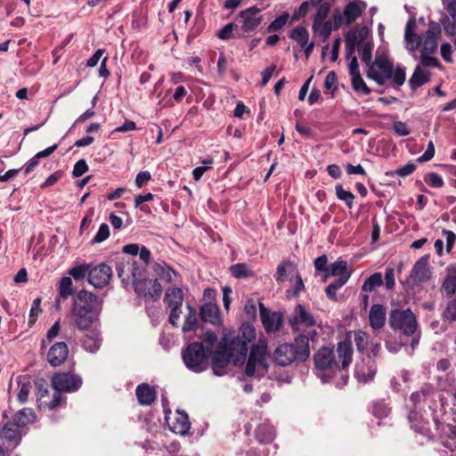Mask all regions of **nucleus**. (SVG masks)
<instances>
[{
    "label": "nucleus",
    "mask_w": 456,
    "mask_h": 456,
    "mask_svg": "<svg viewBox=\"0 0 456 456\" xmlns=\"http://www.w3.org/2000/svg\"><path fill=\"white\" fill-rule=\"evenodd\" d=\"M30 390H31L30 383H22V384L19 385V391H18L17 398L20 403H25L28 401Z\"/></svg>",
    "instance_id": "52"
},
{
    "label": "nucleus",
    "mask_w": 456,
    "mask_h": 456,
    "mask_svg": "<svg viewBox=\"0 0 456 456\" xmlns=\"http://www.w3.org/2000/svg\"><path fill=\"white\" fill-rule=\"evenodd\" d=\"M416 169V166L413 163H408L403 167H398L395 171H391L390 173H387V175H397L402 177H405L412 174Z\"/></svg>",
    "instance_id": "49"
},
{
    "label": "nucleus",
    "mask_w": 456,
    "mask_h": 456,
    "mask_svg": "<svg viewBox=\"0 0 456 456\" xmlns=\"http://www.w3.org/2000/svg\"><path fill=\"white\" fill-rule=\"evenodd\" d=\"M377 371L375 361L370 357L363 359L355 365V378L362 382L372 380Z\"/></svg>",
    "instance_id": "18"
},
{
    "label": "nucleus",
    "mask_w": 456,
    "mask_h": 456,
    "mask_svg": "<svg viewBox=\"0 0 456 456\" xmlns=\"http://www.w3.org/2000/svg\"><path fill=\"white\" fill-rule=\"evenodd\" d=\"M367 31L362 29L361 31L350 30L346 36V45L347 57L353 55L354 49L357 47L361 51V59L368 66L371 63V45L370 42L365 41Z\"/></svg>",
    "instance_id": "8"
},
{
    "label": "nucleus",
    "mask_w": 456,
    "mask_h": 456,
    "mask_svg": "<svg viewBox=\"0 0 456 456\" xmlns=\"http://www.w3.org/2000/svg\"><path fill=\"white\" fill-rule=\"evenodd\" d=\"M411 279L418 283L424 282L430 278V271L428 268V256L420 257L414 265L411 273Z\"/></svg>",
    "instance_id": "22"
},
{
    "label": "nucleus",
    "mask_w": 456,
    "mask_h": 456,
    "mask_svg": "<svg viewBox=\"0 0 456 456\" xmlns=\"http://www.w3.org/2000/svg\"><path fill=\"white\" fill-rule=\"evenodd\" d=\"M350 276L351 273H346L344 276H339L338 279L330 282L325 289L327 297L331 300H337V291L347 282Z\"/></svg>",
    "instance_id": "31"
},
{
    "label": "nucleus",
    "mask_w": 456,
    "mask_h": 456,
    "mask_svg": "<svg viewBox=\"0 0 456 456\" xmlns=\"http://www.w3.org/2000/svg\"><path fill=\"white\" fill-rule=\"evenodd\" d=\"M170 429L178 435H185L191 428L188 415L184 411H176L174 416H167Z\"/></svg>",
    "instance_id": "17"
},
{
    "label": "nucleus",
    "mask_w": 456,
    "mask_h": 456,
    "mask_svg": "<svg viewBox=\"0 0 456 456\" xmlns=\"http://www.w3.org/2000/svg\"><path fill=\"white\" fill-rule=\"evenodd\" d=\"M289 323L293 331L300 332L298 336L306 337L308 343L316 339L317 329L321 328L314 315L303 305L295 307L289 318Z\"/></svg>",
    "instance_id": "6"
},
{
    "label": "nucleus",
    "mask_w": 456,
    "mask_h": 456,
    "mask_svg": "<svg viewBox=\"0 0 456 456\" xmlns=\"http://www.w3.org/2000/svg\"><path fill=\"white\" fill-rule=\"evenodd\" d=\"M395 133L399 136H406L411 134V129L407 124L403 121H395L393 124Z\"/></svg>",
    "instance_id": "56"
},
{
    "label": "nucleus",
    "mask_w": 456,
    "mask_h": 456,
    "mask_svg": "<svg viewBox=\"0 0 456 456\" xmlns=\"http://www.w3.org/2000/svg\"><path fill=\"white\" fill-rule=\"evenodd\" d=\"M82 385L80 377L69 373L61 372L55 374L52 379V386L55 392L72 393L77 391Z\"/></svg>",
    "instance_id": "11"
},
{
    "label": "nucleus",
    "mask_w": 456,
    "mask_h": 456,
    "mask_svg": "<svg viewBox=\"0 0 456 456\" xmlns=\"http://www.w3.org/2000/svg\"><path fill=\"white\" fill-rule=\"evenodd\" d=\"M337 82V76L334 71H330L325 77L324 88L327 90H335V85Z\"/></svg>",
    "instance_id": "63"
},
{
    "label": "nucleus",
    "mask_w": 456,
    "mask_h": 456,
    "mask_svg": "<svg viewBox=\"0 0 456 456\" xmlns=\"http://www.w3.org/2000/svg\"><path fill=\"white\" fill-rule=\"evenodd\" d=\"M416 20L410 19L404 28V47L411 53H415L420 47V53H435L438 48V38L442 29L440 23L429 21L428 29L422 34L416 32Z\"/></svg>",
    "instance_id": "2"
},
{
    "label": "nucleus",
    "mask_w": 456,
    "mask_h": 456,
    "mask_svg": "<svg viewBox=\"0 0 456 456\" xmlns=\"http://www.w3.org/2000/svg\"><path fill=\"white\" fill-rule=\"evenodd\" d=\"M313 32L315 36H317L322 42H326L332 30L334 29V27L332 25V22L330 20L319 22V23H313Z\"/></svg>",
    "instance_id": "29"
},
{
    "label": "nucleus",
    "mask_w": 456,
    "mask_h": 456,
    "mask_svg": "<svg viewBox=\"0 0 456 456\" xmlns=\"http://www.w3.org/2000/svg\"><path fill=\"white\" fill-rule=\"evenodd\" d=\"M260 317L266 332H274L280 330L282 323V315L279 313L269 312L262 303H259Z\"/></svg>",
    "instance_id": "16"
},
{
    "label": "nucleus",
    "mask_w": 456,
    "mask_h": 456,
    "mask_svg": "<svg viewBox=\"0 0 456 456\" xmlns=\"http://www.w3.org/2000/svg\"><path fill=\"white\" fill-rule=\"evenodd\" d=\"M276 66L271 65L267 67L263 72H262V81L260 83L261 86H265L270 79L272 78L274 71H275Z\"/></svg>",
    "instance_id": "62"
},
{
    "label": "nucleus",
    "mask_w": 456,
    "mask_h": 456,
    "mask_svg": "<svg viewBox=\"0 0 456 456\" xmlns=\"http://www.w3.org/2000/svg\"><path fill=\"white\" fill-rule=\"evenodd\" d=\"M137 400L142 405H151L157 398L154 387L146 383L140 384L135 389Z\"/></svg>",
    "instance_id": "24"
},
{
    "label": "nucleus",
    "mask_w": 456,
    "mask_h": 456,
    "mask_svg": "<svg viewBox=\"0 0 456 456\" xmlns=\"http://www.w3.org/2000/svg\"><path fill=\"white\" fill-rule=\"evenodd\" d=\"M209 354L202 343L198 342L191 343L182 353L185 366L197 373L207 369Z\"/></svg>",
    "instance_id": "7"
},
{
    "label": "nucleus",
    "mask_w": 456,
    "mask_h": 456,
    "mask_svg": "<svg viewBox=\"0 0 456 456\" xmlns=\"http://www.w3.org/2000/svg\"><path fill=\"white\" fill-rule=\"evenodd\" d=\"M389 324L393 330L406 336H412L417 330L416 315L410 310H393L389 315Z\"/></svg>",
    "instance_id": "10"
},
{
    "label": "nucleus",
    "mask_w": 456,
    "mask_h": 456,
    "mask_svg": "<svg viewBox=\"0 0 456 456\" xmlns=\"http://www.w3.org/2000/svg\"><path fill=\"white\" fill-rule=\"evenodd\" d=\"M367 77L380 86L391 80L394 85L401 86L405 82L406 71L400 65L395 68L386 54H380L376 56L372 65L368 68Z\"/></svg>",
    "instance_id": "4"
},
{
    "label": "nucleus",
    "mask_w": 456,
    "mask_h": 456,
    "mask_svg": "<svg viewBox=\"0 0 456 456\" xmlns=\"http://www.w3.org/2000/svg\"><path fill=\"white\" fill-rule=\"evenodd\" d=\"M335 191L337 198L344 201L348 208H352L354 195L351 191L344 190L341 184H337L335 187Z\"/></svg>",
    "instance_id": "39"
},
{
    "label": "nucleus",
    "mask_w": 456,
    "mask_h": 456,
    "mask_svg": "<svg viewBox=\"0 0 456 456\" xmlns=\"http://www.w3.org/2000/svg\"><path fill=\"white\" fill-rule=\"evenodd\" d=\"M434 53H420V64L425 68H441L437 58L432 56Z\"/></svg>",
    "instance_id": "46"
},
{
    "label": "nucleus",
    "mask_w": 456,
    "mask_h": 456,
    "mask_svg": "<svg viewBox=\"0 0 456 456\" xmlns=\"http://www.w3.org/2000/svg\"><path fill=\"white\" fill-rule=\"evenodd\" d=\"M435 155V145L432 141L428 144L425 152L418 159V162H427L434 158Z\"/></svg>",
    "instance_id": "60"
},
{
    "label": "nucleus",
    "mask_w": 456,
    "mask_h": 456,
    "mask_svg": "<svg viewBox=\"0 0 456 456\" xmlns=\"http://www.w3.org/2000/svg\"><path fill=\"white\" fill-rule=\"evenodd\" d=\"M87 331L82 340V346L87 352L94 354L101 347V332L96 327L91 328Z\"/></svg>",
    "instance_id": "23"
},
{
    "label": "nucleus",
    "mask_w": 456,
    "mask_h": 456,
    "mask_svg": "<svg viewBox=\"0 0 456 456\" xmlns=\"http://www.w3.org/2000/svg\"><path fill=\"white\" fill-rule=\"evenodd\" d=\"M289 37L295 40L301 47H305L308 43L309 34L305 28L298 26L290 32Z\"/></svg>",
    "instance_id": "34"
},
{
    "label": "nucleus",
    "mask_w": 456,
    "mask_h": 456,
    "mask_svg": "<svg viewBox=\"0 0 456 456\" xmlns=\"http://www.w3.org/2000/svg\"><path fill=\"white\" fill-rule=\"evenodd\" d=\"M69 348L66 343L58 342L51 346L47 354L48 362L53 366L61 365L68 358Z\"/></svg>",
    "instance_id": "20"
},
{
    "label": "nucleus",
    "mask_w": 456,
    "mask_h": 456,
    "mask_svg": "<svg viewBox=\"0 0 456 456\" xmlns=\"http://www.w3.org/2000/svg\"><path fill=\"white\" fill-rule=\"evenodd\" d=\"M330 273L333 276H344L346 273L352 274V272L347 269V263L346 261L338 260L330 265Z\"/></svg>",
    "instance_id": "41"
},
{
    "label": "nucleus",
    "mask_w": 456,
    "mask_h": 456,
    "mask_svg": "<svg viewBox=\"0 0 456 456\" xmlns=\"http://www.w3.org/2000/svg\"><path fill=\"white\" fill-rule=\"evenodd\" d=\"M37 390V404L41 410H52L61 404L62 396L58 392H54L52 400L47 401L45 398L49 396L48 389L43 385H39Z\"/></svg>",
    "instance_id": "21"
},
{
    "label": "nucleus",
    "mask_w": 456,
    "mask_h": 456,
    "mask_svg": "<svg viewBox=\"0 0 456 456\" xmlns=\"http://www.w3.org/2000/svg\"><path fill=\"white\" fill-rule=\"evenodd\" d=\"M383 283L382 275L380 273H375L365 280L362 286L363 292L372 291L376 288L380 287Z\"/></svg>",
    "instance_id": "36"
},
{
    "label": "nucleus",
    "mask_w": 456,
    "mask_h": 456,
    "mask_svg": "<svg viewBox=\"0 0 456 456\" xmlns=\"http://www.w3.org/2000/svg\"><path fill=\"white\" fill-rule=\"evenodd\" d=\"M267 359V343L265 340L260 339L250 350L245 369L246 375L253 376L256 371L263 375L268 367Z\"/></svg>",
    "instance_id": "9"
},
{
    "label": "nucleus",
    "mask_w": 456,
    "mask_h": 456,
    "mask_svg": "<svg viewBox=\"0 0 456 456\" xmlns=\"http://www.w3.org/2000/svg\"><path fill=\"white\" fill-rule=\"evenodd\" d=\"M362 8L355 2H350L344 10V18L347 25L354 22L358 17L362 15Z\"/></svg>",
    "instance_id": "32"
},
{
    "label": "nucleus",
    "mask_w": 456,
    "mask_h": 456,
    "mask_svg": "<svg viewBox=\"0 0 456 456\" xmlns=\"http://www.w3.org/2000/svg\"><path fill=\"white\" fill-rule=\"evenodd\" d=\"M232 275L237 279L249 278L253 276V272L247 264H236L230 268Z\"/></svg>",
    "instance_id": "38"
},
{
    "label": "nucleus",
    "mask_w": 456,
    "mask_h": 456,
    "mask_svg": "<svg viewBox=\"0 0 456 456\" xmlns=\"http://www.w3.org/2000/svg\"><path fill=\"white\" fill-rule=\"evenodd\" d=\"M440 53L445 62L452 63L453 61L452 57V47L449 43H444L441 45Z\"/></svg>",
    "instance_id": "57"
},
{
    "label": "nucleus",
    "mask_w": 456,
    "mask_h": 456,
    "mask_svg": "<svg viewBox=\"0 0 456 456\" xmlns=\"http://www.w3.org/2000/svg\"><path fill=\"white\" fill-rule=\"evenodd\" d=\"M234 24L230 22L227 23L222 29H220L216 36L223 40H227L232 37Z\"/></svg>",
    "instance_id": "59"
},
{
    "label": "nucleus",
    "mask_w": 456,
    "mask_h": 456,
    "mask_svg": "<svg viewBox=\"0 0 456 456\" xmlns=\"http://www.w3.org/2000/svg\"><path fill=\"white\" fill-rule=\"evenodd\" d=\"M187 308L189 310V313L185 316V321L183 325V330L184 332L194 330L198 324L196 312L192 309L191 305H187Z\"/></svg>",
    "instance_id": "40"
},
{
    "label": "nucleus",
    "mask_w": 456,
    "mask_h": 456,
    "mask_svg": "<svg viewBox=\"0 0 456 456\" xmlns=\"http://www.w3.org/2000/svg\"><path fill=\"white\" fill-rule=\"evenodd\" d=\"M370 324L372 329L379 330L386 322V309L382 305L375 304L370 307L369 314Z\"/></svg>",
    "instance_id": "25"
},
{
    "label": "nucleus",
    "mask_w": 456,
    "mask_h": 456,
    "mask_svg": "<svg viewBox=\"0 0 456 456\" xmlns=\"http://www.w3.org/2000/svg\"><path fill=\"white\" fill-rule=\"evenodd\" d=\"M74 294L73 282L70 277H63L59 284V297L66 299Z\"/></svg>",
    "instance_id": "37"
},
{
    "label": "nucleus",
    "mask_w": 456,
    "mask_h": 456,
    "mask_svg": "<svg viewBox=\"0 0 456 456\" xmlns=\"http://www.w3.org/2000/svg\"><path fill=\"white\" fill-rule=\"evenodd\" d=\"M429 81V74L428 71L424 70L420 66H417L413 71L410 78V86L411 89L415 90L416 88L425 85Z\"/></svg>",
    "instance_id": "30"
},
{
    "label": "nucleus",
    "mask_w": 456,
    "mask_h": 456,
    "mask_svg": "<svg viewBox=\"0 0 456 456\" xmlns=\"http://www.w3.org/2000/svg\"><path fill=\"white\" fill-rule=\"evenodd\" d=\"M112 277V270L106 264H100L91 267L88 276V282L95 288L106 286Z\"/></svg>",
    "instance_id": "14"
},
{
    "label": "nucleus",
    "mask_w": 456,
    "mask_h": 456,
    "mask_svg": "<svg viewBox=\"0 0 456 456\" xmlns=\"http://www.w3.org/2000/svg\"><path fill=\"white\" fill-rule=\"evenodd\" d=\"M351 81H352L353 89L355 92L361 93L364 95H367L370 93V89L367 86V85L363 81L361 74L357 75V76L351 77Z\"/></svg>",
    "instance_id": "43"
},
{
    "label": "nucleus",
    "mask_w": 456,
    "mask_h": 456,
    "mask_svg": "<svg viewBox=\"0 0 456 456\" xmlns=\"http://www.w3.org/2000/svg\"><path fill=\"white\" fill-rule=\"evenodd\" d=\"M91 265L85 264L71 268L69 271V274L72 276L75 280L78 281L84 279L86 275L88 277Z\"/></svg>",
    "instance_id": "42"
},
{
    "label": "nucleus",
    "mask_w": 456,
    "mask_h": 456,
    "mask_svg": "<svg viewBox=\"0 0 456 456\" xmlns=\"http://www.w3.org/2000/svg\"><path fill=\"white\" fill-rule=\"evenodd\" d=\"M289 13L284 12L281 16L277 17L273 21L270 23L268 26L269 32H274L280 30L283 28L289 20Z\"/></svg>",
    "instance_id": "48"
},
{
    "label": "nucleus",
    "mask_w": 456,
    "mask_h": 456,
    "mask_svg": "<svg viewBox=\"0 0 456 456\" xmlns=\"http://www.w3.org/2000/svg\"><path fill=\"white\" fill-rule=\"evenodd\" d=\"M318 9L314 18L313 23H319L323 21H328L326 19L330 12V4L323 3L321 5H317Z\"/></svg>",
    "instance_id": "45"
},
{
    "label": "nucleus",
    "mask_w": 456,
    "mask_h": 456,
    "mask_svg": "<svg viewBox=\"0 0 456 456\" xmlns=\"http://www.w3.org/2000/svg\"><path fill=\"white\" fill-rule=\"evenodd\" d=\"M212 362L213 372L217 376H221L223 374L218 370L219 368H224L232 362V355L225 349V340H220L218 343L217 349L213 355Z\"/></svg>",
    "instance_id": "19"
},
{
    "label": "nucleus",
    "mask_w": 456,
    "mask_h": 456,
    "mask_svg": "<svg viewBox=\"0 0 456 456\" xmlns=\"http://www.w3.org/2000/svg\"><path fill=\"white\" fill-rule=\"evenodd\" d=\"M200 317L204 322H208L214 325H221L219 308L213 304H205L200 308Z\"/></svg>",
    "instance_id": "26"
},
{
    "label": "nucleus",
    "mask_w": 456,
    "mask_h": 456,
    "mask_svg": "<svg viewBox=\"0 0 456 456\" xmlns=\"http://www.w3.org/2000/svg\"><path fill=\"white\" fill-rule=\"evenodd\" d=\"M22 437L21 428L12 421H8L0 430V439L11 448L17 447Z\"/></svg>",
    "instance_id": "15"
},
{
    "label": "nucleus",
    "mask_w": 456,
    "mask_h": 456,
    "mask_svg": "<svg viewBox=\"0 0 456 456\" xmlns=\"http://www.w3.org/2000/svg\"><path fill=\"white\" fill-rule=\"evenodd\" d=\"M440 26L443 27L446 36L452 37L456 35V22L454 20L452 22L448 16L443 17Z\"/></svg>",
    "instance_id": "50"
},
{
    "label": "nucleus",
    "mask_w": 456,
    "mask_h": 456,
    "mask_svg": "<svg viewBox=\"0 0 456 456\" xmlns=\"http://www.w3.org/2000/svg\"><path fill=\"white\" fill-rule=\"evenodd\" d=\"M164 301L169 307H181L183 302V292L182 289L177 287L167 289L165 293Z\"/></svg>",
    "instance_id": "27"
},
{
    "label": "nucleus",
    "mask_w": 456,
    "mask_h": 456,
    "mask_svg": "<svg viewBox=\"0 0 456 456\" xmlns=\"http://www.w3.org/2000/svg\"><path fill=\"white\" fill-rule=\"evenodd\" d=\"M385 284L387 289H392L395 287V270L394 268H387L385 273Z\"/></svg>",
    "instance_id": "61"
},
{
    "label": "nucleus",
    "mask_w": 456,
    "mask_h": 456,
    "mask_svg": "<svg viewBox=\"0 0 456 456\" xmlns=\"http://www.w3.org/2000/svg\"><path fill=\"white\" fill-rule=\"evenodd\" d=\"M443 317L449 322L456 321V299L447 305L444 311Z\"/></svg>",
    "instance_id": "53"
},
{
    "label": "nucleus",
    "mask_w": 456,
    "mask_h": 456,
    "mask_svg": "<svg viewBox=\"0 0 456 456\" xmlns=\"http://www.w3.org/2000/svg\"><path fill=\"white\" fill-rule=\"evenodd\" d=\"M256 338V330L250 324H243L240 328V333L235 338L247 341V345Z\"/></svg>",
    "instance_id": "44"
},
{
    "label": "nucleus",
    "mask_w": 456,
    "mask_h": 456,
    "mask_svg": "<svg viewBox=\"0 0 456 456\" xmlns=\"http://www.w3.org/2000/svg\"><path fill=\"white\" fill-rule=\"evenodd\" d=\"M295 269V266L289 262L280 265L277 267V281H283L286 279L288 273H293Z\"/></svg>",
    "instance_id": "47"
},
{
    "label": "nucleus",
    "mask_w": 456,
    "mask_h": 456,
    "mask_svg": "<svg viewBox=\"0 0 456 456\" xmlns=\"http://www.w3.org/2000/svg\"><path fill=\"white\" fill-rule=\"evenodd\" d=\"M245 314H247L248 318H255L256 316V307L254 300L249 299L247 301L245 306H244Z\"/></svg>",
    "instance_id": "64"
},
{
    "label": "nucleus",
    "mask_w": 456,
    "mask_h": 456,
    "mask_svg": "<svg viewBox=\"0 0 456 456\" xmlns=\"http://www.w3.org/2000/svg\"><path fill=\"white\" fill-rule=\"evenodd\" d=\"M96 301L97 297L85 289L74 297L70 318L77 330H87L97 326L99 317L94 307Z\"/></svg>",
    "instance_id": "3"
},
{
    "label": "nucleus",
    "mask_w": 456,
    "mask_h": 456,
    "mask_svg": "<svg viewBox=\"0 0 456 456\" xmlns=\"http://www.w3.org/2000/svg\"><path fill=\"white\" fill-rule=\"evenodd\" d=\"M442 295L452 297L456 293V275L448 274L441 286Z\"/></svg>",
    "instance_id": "33"
},
{
    "label": "nucleus",
    "mask_w": 456,
    "mask_h": 456,
    "mask_svg": "<svg viewBox=\"0 0 456 456\" xmlns=\"http://www.w3.org/2000/svg\"><path fill=\"white\" fill-rule=\"evenodd\" d=\"M87 170H88V165H87L86 161L85 159H80L75 164V166L73 167V171H72V175L74 177H80L85 173H86Z\"/></svg>",
    "instance_id": "55"
},
{
    "label": "nucleus",
    "mask_w": 456,
    "mask_h": 456,
    "mask_svg": "<svg viewBox=\"0 0 456 456\" xmlns=\"http://www.w3.org/2000/svg\"><path fill=\"white\" fill-rule=\"evenodd\" d=\"M337 354L329 347L320 348L314 355L316 375L322 382L330 381L338 371L346 370L353 360L350 341L338 343Z\"/></svg>",
    "instance_id": "1"
},
{
    "label": "nucleus",
    "mask_w": 456,
    "mask_h": 456,
    "mask_svg": "<svg viewBox=\"0 0 456 456\" xmlns=\"http://www.w3.org/2000/svg\"><path fill=\"white\" fill-rule=\"evenodd\" d=\"M110 236V228L106 224H102L98 232L93 239V243H101L108 239Z\"/></svg>",
    "instance_id": "51"
},
{
    "label": "nucleus",
    "mask_w": 456,
    "mask_h": 456,
    "mask_svg": "<svg viewBox=\"0 0 456 456\" xmlns=\"http://www.w3.org/2000/svg\"><path fill=\"white\" fill-rule=\"evenodd\" d=\"M217 341V337L215 332L207 330L203 335V342L207 345L205 348L209 354L212 352L213 346Z\"/></svg>",
    "instance_id": "54"
},
{
    "label": "nucleus",
    "mask_w": 456,
    "mask_h": 456,
    "mask_svg": "<svg viewBox=\"0 0 456 456\" xmlns=\"http://www.w3.org/2000/svg\"><path fill=\"white\" fill-rule=\"evenodd\" d=\"M144 285L147 286V297L157 300L160 297L162 293V287L156 280L144 279Z\"/></svg>",
    "instance_id": "35"
},
{
    "label": "nucleus",
    "mask_w": 456,
    "mask_h": 456,
    "mask_svg": "<svg viewBox=\"0 0 456 456\" xmlns=\"http://www.w3.org/2000/svg\"><path fill=\"white\" fill-rule=\"evenodd\" d=\"M309 356L310 345L308 338L304 336H297L292 343L279 345L273 353L274 362L281 366L305 362Z\"/></svg>",
    "instance_id": "5"
},
{
    "label": "nucleus",
    "mask_w": 456,
    "mask_h": 456,
    "mask_svg": "<svg viewBox=\"0 0 456 456\" xmlns=\"http://www.w3.org/2000/svg\"><path fill=\"white\" fill-rule=\"evenodd\" d=\"M151 179V175L149 171H141L135 177L134 183L137 188H142Z\"/></svg>",
    "instance_id": "58"
},
{
    "label": "nucleus",
    "mask_w": 456,
    "mask_h": 456,
    "mask_svg": "<svg viewBox=\"0 0 456 456\" xmlns=\"http://www.w3.org/2000/svg\"><path fill=\"white\" fill-rule=\"evenodd\" d=\"M263 20L260 15V9L256 6L249 7L240 12L237 21L244 33L255 31Z\"/></svg>",
    "instance_id": "12"
},
{
    "label": "nucleus",
    "mask_w": 456,
    "mask_h": 456,
    "mask_svg": "<svg viewBox=\"0 0 456 456\" xmlns=\"http://www.w3.org/2000/svg\"><path fill=\"white\" fill-rule=\"evenodd\" d=\"M221 340H225V349L232 355L234 364L244 362L248 350L247 341L230 338L228 335H225Z\"/></svg>",
    "instance_id": "13"
},
{
    "label": "nucleus",
    "mask_w": 456,
    "mask_h": 456,
    "mask_svg": "<svg viewBox=\"0 0 456 456\" xmlns=\"http://www.w3.org/2000/svg\"><path fill=\"white\" fill-rule=\"evenodd\" d=\"M35 419L36 415L34 411L30 408H23L15 413L12 421L21 428L28 424L34 422Z\"/></svg>",
    "instance_id": "28"
}]
</instances>
